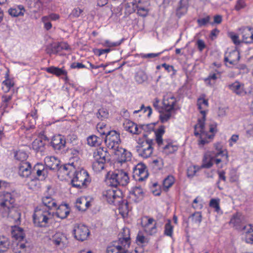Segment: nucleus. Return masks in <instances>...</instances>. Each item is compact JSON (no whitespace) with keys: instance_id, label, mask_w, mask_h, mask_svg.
Wrapping results in <instances>:
<instances>
[{"instance_id":"obj_31","label":"nucleus","mask_w":253,"mask_h":253,"mask_svg":"<svg viewBox=\"0 0 253 253\" xmlns=\"http://www.w3.org/2000/svg\"><path fill=\"white\" fill-rule=\"evenodd\" d=\"M214 156L213 154L211 152L206 153L204 157L203 160V164L202 165V168L209 169L211 168L213 165V162Z\"/></svg>"},{"instance_id":"obj_50","label":"nucleus","mask_w":253,"mask_h":253,"mask_svg":"<svg viewBox=\"0 0 253 253\" xmlns=\"http://www.w3.org/2000/svg\"><path fill=\"white\" fill-rule=\"evenodd\" d=\"M164 152L167 154H171L177 150V147L172 143H168L163 147Z\"/></svg>"},{"instance_id":"obj_42","label":"nucleus","mask_w":253,"mask_h":253,"mask_svg":"<svg viewBox=\"0 0 253 253\" xmlns=\"http://www.w3.org/2000/svg\"><path fill=\"white\" fill-rule=\"evenodd\" d=\"M147 170L146 166L142 163H138L133 168V176H136L140 175L143 171Z\"/></svg>"},{"instance_id":"obj_43","label":"nucleus","mask_w":253,"mask_h":253,"mask_svg":"<svg viewBox=\"0 0 253 253\" xmlns=\"http://www.w3.org/2000/svg\"><path fill=\"white\" fill-rule=\"evenodd\" d=\"M144 0H139L138 1L136 8L137 10V14L142 17H145L148 14V9L141 5V3H143Z\"/></svg>"},{"instance_id":"obj_33","label":"nucleus","mask_w":253,"mask_h":253,"mask_svg":"<svg viewBox=\"0 0 253 253\" xmlns=\"http://www.w3.org/2000/svg\"><path fill=\"white\" fill-rule=\"evenodd\" d=\"M240 59L239 53L235 51H233L229 53L228 57H224V62H229L231 65L236 64Z\"/></svg>"},{"instance_id":"obj_25","label":"nucleus","mask_w":253,"mask_h":253,"mask_svg":"<svg viewBox=\"0 0 253 253\" xmlns=\"http://www.w3.org/2000/svg\"><path fill=\"white\" fill-rule=\"evenodd\" d=\"M45 70L48 73L52 74L56 76L57 77H60L62 75L65 76V80H67V72L63 68H59L54 66H50L48 68H46Z\"/></svg>"},{"instance_id":"obj_24","label":"nucleus","mask_w":253,"mask_h":253,"mask_svg":"<svg viewBox=\"0 0 253 253\" xmlns=\"http://www.w3.org/2000/svg\"><path fill=\"white\" fill-rule=\"evenodd\" d=\"M243 234L246 243L253 244V226L251 224L246 226L244 228Z\"/></svg>"},{"instance_id":"obj_5","label":"nucleus","mask_w":253,"mask_h":253,"mask_svg":"<svg viewBox=\"0 0 253 253\" xmlns=\"http://www.w3.org/2000/svg\"><path fill=\"white\" fill-rule=\"evenodd\" d=\"M90 182L89 175L86 170L82 169L79 171L75 170L73 172V177L71 180L73 187L82 188L87 186Z\"/></svg>"},{"instance_id":"obj_37","label":"nucleus","mask_w":253,"mask_h":253,"mask_svg":"<svg viewBox=\"0 0 253 253\" xmlns=\"http://www.w3.org/2000/svg\"><path fill=\"white\" fill-rule=\"evenodd\" d=\"M44 142L41 138L36 139L32 143V147L37 152H43L44 150Z\"/></svg>"},{"instance_id":"obj_62","label":"nucleus","mask_w":253,"mask_h":253,"mask_svg":"<svg viewBox=\"0 0 253 253\" xmlns=\"http://www.w3.org/2000/svg\"><path fill=\"white\" fill-rule=\"evenodd\" d=\"M12 95H3L1 97L2 105L6 108L8 106V103L12 99Z\"/></svg>"},{"instance_id":"obj_23","label":"nucleus","mask_w":253,"mask_h":253,"mask_svg":"<svg viewBox=\"0 0 253 253\" xmlns=\"http://www.w3.org/2000/svg\"><path fill=\"white\" fill-rule=\"evenodd\" d=\"M42 202L43 206H41L42 208H45L46 210L52 211L53 209L56 208L57 204L55 200L53 199L50 196H45L42 198Z\"/></svg>"},{"instance_id":"obj_47","label":"nucleus","mask_w":253,"mask_h":253,"mask_svg":"<svg viewBox=\"0 0 253 253\" xmlns=\"http://www.w3.org/2000/svg\"><path fill=\"white\" fill-rule=\"evenodd\" d=\"M174 182V178L172 175H169L163 180V186L164 188L168 189Z\"/></svg>"},{"instance_id":"obj_3","label":"nucleus","mask_w":253,"mask_h":253,"mask_svg":"<svg viewBox=\"0 0 253 253\" xmlns=\"http://www.w3.org/2000/svg\"><path fill=\"white\" fill-rule=\"evenodd\" d=\"M24 234L22 228L15 227L12 232L11 249L13 253H27L28 246L24 240Z\"/></svg>"},{"instance_id":"obj_32","label":"nucleus","mask_w":253,"mask_h":253,"mask_svg":"<svg viewBox=\"0 0 253 253\" xmlns=\"http://www.w3.org/2000/svg\"><path fill=\"white\" fill-rule=\"evenodd\" d=\"M215 151L210 152L212 154L215 156V157H219L220 155H222L224 156V158H225L226 160L228 157V152L226 149H223L222 148V146L221 143H215L214 145Z\"/></svg>"},{"instance_id":"obj_12","label":"nucleus","mask_w":253,"mask_h":253,"mask_svg":"<svg viewBox=\"0 0 253 253\" xmlns=\"http://www.w3.org/2000/svg\"><path fill=\"white\" fill-rule=\"evenodd\" d=\"M93 158L95 161L106 163L110 160V154L106 148L99 147L93 152Z\"/></svg>"},{"instance_id":"obj_21","label":"nucleus","mask_w":253,"mask_h":253,"mask_svg":"<svg viewBox=\"0 0 253 253\" xmlns=\"http://www.w3.org/2000/svg\"><path fill=\"white\" fill-rule=\"evenodd\" d=\"M57 170H58L59 173H62L63 176L66 175L70 177L71 175L74 172L75 168L73 164H67L58 167V169Z\"/></svg>"},{"instance_id":"obj_6","label":"nucleus","mask_w":253,"mask_h":253,"mask_svg":"<svg viewBox=\"0 0 253 253\" xmlns=\"http://www.w3.org/2000/svg\"><path fill=\"white\" fill-rule=\"evenodd\" d=\"M145 140L141 141L139 140L138 145L136 146L137 151L139 155L143 158H147L151 156L153 151L152 145L153 140L147 138V135L145 133L143 134Z\"/></svg>"},{"instance_id":"obj_35","label":"nucleus","mask_w":253,"mask_h":253,"mask_svg":"<svg viewBox=\"0 0 253 253\" xmlns=\"http://www.w3.org/2000/svg\"><path fill=\"white\" fill-rule=\"evenodd\" d=\"M208 101L204 98H199L197 101V106L198 109L201 114V117L198 119H203V115H205V118H206V111L204 110L205 107H208Z\"/></svg>"},{"instance_id":"obj_18","label":"nucleus","mask_w":253,"mask_h":253,"mask_svg":"<svg viewBox=\"0 0 253 253\" xmlns=\"http://www.w3.org/2000/svg\"><path fill=\"white\" fill-rule=\"evenodd\" d=\"M44 162L50 170H56L58 169L60 161L53 156L46 157L44 160Z\"/></svg>"},{"instance_id":"obj_36","label":"nucleus","mask_w":253,"mask_h":253,"mask_svg":"<svg viewBox=\"0 0 253 253\" xmlns=\"http://www.w3.org/2000/svg\"><path fill=\"white\" fill-rule=\"evenodd\" d=\"M130 195L133 196L136 198L135 202H137L142 200L144 196V192L143 189L140 187H135L130 192Z\"/></svg>"},{"instance_id":"obj_44","label":"nucleus","mask_w":253,"mask_h":253,"mask_svg":"<svg viewBox=\"0 0 253 253\" xmlns=\"http://www.w3.org/2000/svg\"><path fill=\"white\" fill-rule=\"evenodd\" d=\"M83 9L80 8L79 7L74 8L69 15V18L70 19H73L79 17L81 15L83 14Z\"/></svg>"},{"instance_id":"obj_26","label":"nucleus","mask_w":253,"mask_h":253,"mask_svg":"<svg viewBox=\"0 0 253 253\" xmlns=\"http://www.w3.org/2000/svg\"><path fill=\"white\" fill-rule=\"evenodd\" d=\"M154 220L152 218H148L147 223L144 225V231L148 234L152 235L157 232V226L156 223L154 224H152Z\"/></svg>"},{"instance_id":"obj_4","label":"nucleus","mask_w":253,"mask_h":253,"mask_svg":"<svg viewBox=\"0 0 253 253\" xmlns=\"http://www.w3.org/2000/svg\"><path fill=\"white\" fill-rule=\"evenodd\" d=\"M54 212L52 211L42 208L41 206L38 207L33 215L34 224L39 227H45L48 220L54 216Z\"/></svg>"},{"instance_id":"obj_2","label":"nucleus","mask_w":253,"mask_h":253,"mask_svg":"<svg viewBox=\"0 0 253 253\" xmlns=\"http://www.w3.org/2000/svg\"><path fill=\"white\" fill-rule=\"evenodd\" d=\"M129 181L128 173L123 169H116L107 173L105 182L111 187L116 188L118 186H126Z\"/></svg>"},{"instance_id":"obj_14","label":"nucleus","mask_w":253,"mask_h":253,"mask_svg":"<svg viewBox=\"0 0 253 253\" xmlns=\"http://www.w3.org/2000/svg\"><path fill=\"white\" fill-rule=\"evenodd\" d=\"M33 173H36L37 176L41 180L45 179L49 174V170L46 166L41 163H37L32 169Z\"/></svg>"},{"instance_id":"obj_15","label":"nucleus","mask_w":253,"mask_h":253,"mask_svg":"<svg viewBox=\"0 0 253 253\" xmlns=\"http://www.w3.org/2000/svg\"><path fill=\"white\" fill-rule=\"evenodd\" d=\"M50 144L55 151H60L65 148L66 140L60 134L55 135L52 137Z\"/></svg>"},{"instance_id":"obj_7","label":"nucleus","mask_w":253,"mask_h":253,"mask_svg":"<svg viewBox=\"0 0 253 253\" xmlns=\"http://www.w3.org/2000/svg\"><path fill=\"white\" fill-rule=\"evenodd\" d=\"M103 197L107 202L116 206L122 205L124 203L122 199V193L117 189L109 188L103 193Z\"/></svg>"},{"instance_id":"obj_30","label":"nucleus","mask_w":253,"mask_h":253,"mask_svg":"<svg viewBox=\"0 0 253 253\" xmlns=\"http://www.w3.org/2000/svg\"><path fill=\"white\" fill-rule=\"evenodd\" d=\"M70 213V209L66 204L61 205L57 209L55 214L56 216L61 218H66Z\"/></svg>"},{"instance_id":"obj_59","label":"nucleus","mask_w":253,"mask_h":253,"mask_svg":"<svg viewBox=\"0 0 253 253\" xmlns=\"http://www.w3.org/2000/svg\"><path fill=\"white\" fill-rule=\"evenodd\" d=\"M173 233V226L171 225L170 221L165 224L164 233L166 235L171 237Z\"/></svg>"},{"instance_id":"obj_10","label":"nucleus","mask_w":253,"mask_h":253,"mask_svg":"<svg viewBox=\"0 0 253 253\" xmlns=\"http://www.w3.org/2000/svg\"><path fill=\"white\" fill-rule=\"evenodd\" d=\"M73 232L75 238L80 241L86 240L90 235L88 227L83 224H75Z\"/></svg>"},{"instance_id":"obj_28","label":"nucleus","mask_w":253,"mask_h":253,"mask_svg":"<svg viewBox=\"0 0 253 253\" xmlns=\"http://www.w3.org/2000/svg\"><path fill=\"white\" fill-rule=\"evenodd\" d=\"M25 9L23 5H15L8 9L9 14L13 17L23 16Z\"/></svg>"},{"instance_id":"obj_1","label":"nucleus","mask_w":253,"mask_h":253,"mask_svg":"<svg viewBox=\"0 0 253 253\" xmlns=\"http://www.w3.org/2000/svg\"><path fill=\"white\" fill-rule=\"evenodd\" d=\"M15 200L11 193L8 192H0V207L2 215L13 220L18 224L20 222L21 213L15 207Z\"/></svg>"},{"instance_id":"obj_29","label":"nucleus","mask_w":253,"mask_h":253,"mask_svg":"<svg viewBox=\"0 0 253 253\" xmlns=\"http://www.w3.org/2000/svg\"><path fill=\"white\" fill-rule=\"evenodd\" d=\"M5 80L2 83V89L6 93L8 92L11 87L14 85V82L12 79H10L9 77V71L8 70L5 75Z\"/></svg>"},{"instance_id":"obj_20","label":"nucleus","mask_w":253,"mask_h":253,"mask_svg":"<svg viewBox=\"0 0 253 253\" xmlns=\"http://www.w3.org/2000/svg\"><path fill=\"white\" fill-rule=\"evenodd\" d=\"M124 129L131 133L138 134L141 132L140 127L134 123L128 120H126L123 123Z\"/></svg>"},{"instance_id":"obj_49","label":"nucleus","mask_w":253,"mask_h":253,"mask_svg":"<svg viewBox=\"0 0 253 253\" xmlns=\"http://www.w3.org/2000/svg\"><path fill=\"white\" fill-rule=\"evenodd\" d=\"M164 111V112L161 113V114L160 115V119L161 122L163 123L167 122L171 117L172 113L174 112L173 111Z\"/></svg>"},{"instance_id":"obj_38","label":"nucleus","mask_w":253,"mask_h":253,"mask_svg":"<svg viewBox=\"0 0 253 253\" xmlns=\"http://www.w3.org/2000/svg\"><path fill=\"white\" fill-rule=\"evenodd\" d=\"M11 244L10 239L3 236H0V253L4 252L7 250Z\"/></svg>"},{"instance_id":"obj_17","label":"nucleus","mask_w":253,"mask_h":253,"mask_svg":"<svg viewBox=\"0 0 253 253\" xmlns=\"http://www.w3.org/2000/svg\"><path fill=\"white\" fill-rule=\"evenodd\" d=\"M32 171L31 165L29 162L20 163L18 166V174L22 177H28Z\"/></svg>"},{"instance_id":"obj_11","label":"nucleus","mask_w":253,"mask_h":253,"mask_svg":"<svg viewBox=\"0 0 253 253\" xmlns=\"http://www.w3.org/2000/svg\"><path fill=\"white\" fill-rule=\"evenodd\" d=\"M176 99L173 95L170 94L165 95L163 100V110L174 111L176 110Z\"/></svg>"},{"instance_id":"obj_45","label":"nucleus","mask_w":253,"mask_h":253,"mask_svg":"<svg viewBox=\"0 0 253 253\" xmlns=\"http://www.w3.org/2000/svg\"><path fill=\"white\" fill-rule=\"evenodd\" d=\"M15 158L19 161L20 163L26 162V160L28 157L27 154L23 151H17L14 155Z\"/></svg>"},{"instance_id":"obj_51","label":"nucleus","mask_w":253,"mask_h":253,"mask_svg":"<svg viewBox=\"0 0 253 253\" xmlns=\"http://www.w3.org/2000/svg\"><path fill=\"white\" fill-rule=\"evenodd\" d=\"M69 152L74 157H78L82 153L81 145L72 147L69 149Z\"/></svg>"},{"instance_id":"obj_34","label":"nucleus","mask_w":253,"mask_h":253,"mask_svg":"<svg viewBox=\"0 0 253 253\" xmlns=\"http://www.w3.org/2000/svg\"><path fill=\"white\" fill-rule=\"evenodd\" d=\"M113 243H114L115 245L117 246H120V248H119L121 251H126V250L128 249L130 246V240L119 237L118 240L117 241H114Z\"/></svg>"},{"instance_id":"obj_64","label":"nucleus","mask_w":253,"mask_h":253,"mask_svg":"<svg viewBox=\"0 0 253 253\" xmlns=\"http://www.w3.org/2000/svg\"><path fill=\"white\" fill-rule=\"evenodd\" d=\"M198 168L195 166L188 167L187 174L188 177H193L198 171Z\"/></svg>"},{"instance_id":"obj_54","label":"nucleus","mask_w":253,"mask_h":253,"mask_svg":"<svg viewBox=\"0 0 253 253\" xmlns=\"http://www.w3.org/2000/svg\"><path fill=\"white\" fill-rule=\"evenodd\" d=\"M209 206L213 209H214L215 211L218 212L220 208L219 207V200L218 199H212L211 200L209 204Z\"/></svg>"},{"instance_id":"obj_19","label":"nucleus","mask_w":253,"mask_h":253,"mask_svg":"<svg viewBox=\"0 0 253 253\" xmlns=\"http://www.w3.org/2000/svg\"><path fill=\"white\" fill-rule=\"evenodd\" d=\"M52 241L55 246L59 247L60 248H63L66 246L67 238L61 233L55 234L52 237Z\"/></svg>"},{"instance_id":"obj_39","label":"nucleus","mask_w":253,"mask_h":253,"mask_svg":"<svg viewBox=\"0 0 253 253\" xmlns=\"http://www.w3.org/2000/svg\"><path fill=\"white\" fill-rule=\"evenodd\" d=\"M164 165L163 160L161 158L153 160L150 163V166L155 172L161 169Z\"/></svg>"},{"instance_id":"obj_48","label":"nucleus","mask_w":253,"mask_h":253,"mask_svg":"<svg viewBox=\"0 0 253 253\" xmlns=\"http://www.w3.org/2000/svg\"><path fill=\"white\" fill-rule=\"evenodd\" d=\"M106 162L99 161H95L92 164V168L96 172H99L103 170L105 167Z\"/></svg>"},{"instance_id":"obj_63","label":"nucleus","mask_w":253,"mask_h":253,"mask_svg":"<svg viewBox=\"0 0 253 253\" xmlns=\"http://www.w3.org/2000/svg\"><path fill=\"white\" fill-rule=\"evenodd\" d=\"M140 130H143L145 132H151L153 131L154 127V125L153 124H149L146 125H141L139 126Z\"/></svg>"},{"instance_id":"obj_52","label":"nucleus","mask_w":253,"mask_h":253,"mask_svg":"<svg viewBox=\"0 0 253 253\" xmlns=\"http://www.w3.org/2000/svg\"><path fill=\"white\" fill-rule=\"evenodd\" d=\"M61 51L60 45L58 43L52 44L50 47L47 48V53L49 54H56Z\"/></svg>"},{"instance_id":"obj_22","label":"nucleus","mask_w":253,"mask_h":253,"mask_svg":"<svg viewBox=\"0 0 253 253\" xmlns=\"http://www.w3.org/2000/svg\"><path fill=\"white\" fill-rule=\"evenodd\" d=\"M188 7V0H180L176 9V15L178 18L181 17L187 12Z\"/></svg>"},{"instance_id":"obj_53","label":"nucleus","mask_w":253,"mask_h":253,"mask_svg":"<svg viewBox=\"0 0 253 253\" xmlns=\"http://www.w3.org/2000/svg\"><path fill=\"white\" fill-rule=\"evenodd\" d=\"M135 79L138 83L141 84L146 80L147 76L143 72L140 71L136 74Z\"/></svg>"},{"instance_id":"obj_55","label":"nucleus","mask_w":253,"mask_h":253,"mask_svg":"<svg viewBox=\"0 0 253 253\" xmlns=\"http://www.w3.org/2000/svg\"><path fill=\"white\" fill-rule=\"evenodd\" d=\"M217 79L216 74H210L209 76L205 79V82L209 85H212L214 84V82Z\"/></svg>"},{"instance_id":"obj_60","label":"nucleus","mask_w":253,"mask_h":253,"mask_svg":"<svg viewBox=\"0 0 253 253\" xmlns=\"http://www.w3.org/2000/svg\"><path fill=\"white\" fill-rule=\"evenodd\" d=\"M217 124L216 123H213L210 125V132L211 133V134H208V138L212 139L213 138L215 133L217 132Z\"/></svg>"},{"instance_id":"obj_58","label":"nucleus","mask_w":253,"mask_h":253,"mask_svg":"<svg viewBox=\"0 0 253 253\" xmlns=\"http://www.w3.org/2000/svg\"><path fill=\"white\" fill-rule=\"evenodd\" d=\"M119 237L130 240L129 229L124 227L119 234Z\"/></svg>"},{"instance_id":"obj_13","label":"nucleus","mask_w":253,"mask_h":253,"mask_svg":"<svg viewBox=\"0 0 253 253\" xmlns=\"http://www.w3.org/2000/svg\"><path fill=\"white\" fill-rule=\"evenodd\" d=\"M228 88L236 95L242 96L247 94L244 84L236 81L228 85Z\"/></svg>"},{"instance_id":"obj_61","label":"nucleus","mask_w":253,"mask_h":253,"mask_svg":"<svg viewBox=\"0 0 253 253\" xmlns=\"http://www.w3.org/2000/svg\"><path fill=\"white\" fill-rule=\"evenodd\" d=\"M120 246H117L114 243L109 246L107 249V253H120L121 250L119 248Z\"/></svg>"},{"instance_id":"obj_41","label":"nucleus","mask_w":253,"mask_h":253,"mask_svg":"<svg viewBox=\"0 0 253 253\" xmlns=\"http://www.w3.org/2000/svg\"><path fill=\"white\" fill-rule=\"evenodd\" d=\"M101 139L95 135H90L87 139L88 145L92 147L99 146L101 144Z\"/></svg>"},{"instance_id":"obj_57","label":"nucleus","mask_w":253,"mask_h":253,"mask_svg":"<svg viewBox=\"0 0 253 253\" xmlns=\"http://www.w3.org/2000/svg\"><path fill=\"white\" fill-rule=\"evenodd\" d=\"M202 213L201 212H195L193 213L190 218H191L193 222L196 223L200 224L202 221Z\"/></svg>"},{"instance_id":"obj_16","label":"nucleus","mask_w":253,"mask_h":253,"mask_svg":"<svg viewBox=\"0 0 253 253\" xmlns=\"http://www.w3.org/2000/svg\"><path fill=\"white\" fill-rule=\"evenodd\" d=\"M242 37V41L246 43L253 42V28L246 27L239 29Z\"/></svg>"},{"instance_id":"obj_46","label":"nucleus","mask_w":253,"mask_h":253,"mask_svg":"<svg viewBox=\"0 0 253 253\" xmlns=\"http://www.w3.org/2000/svg\"><path fill=\"white\" fill-rule=\"evenodd\" d=\"M26 1L30 7H34L37 10L40 9L42 6V0H26Z\"/></svg>"},{"instance_id":"obj_56","label":"nucleus","mask_w":253,"mask_h":253,"mask_svg":"<svg viewBox=\"0 0 253 253\" xmlns=\"http://www.w3.org/2000/svg\"><path fill=\"white\" fill-rule=\"evenodd\" d=\"M210 16L208 15L205 17L198 19L197 20V22L198 24L199 27H201L203 26H206L210 22Z\"/></svg>"},{"instance_id":"obj_27","label":"nucleus","mask_w":253,"mask_h":253,"mask_svg":"<svg viewBox=\"0 0 253 253\" xmlns=\"http://www.w3.org/2000/svg\"><path fill=\"white\" fill-rule=\"evenodd\" d=\"M116 155L118 156L119 161L121 163L130 161L132 157L130 152L123 148L119 150Z\"/></svg>"},{"instance_id":"obj_8","label":"nucleus","mask_w":253,"mask_h":253,"mask_svg":"<svg viewBox=\"0 0 253 253\" xmlns=\"http://www.w3.org/2000/svg\"><path fill=\"white\" fill-rule=\"evenodd\" d=\"M205 116L203 115V119H198V123L194 126V135L199 136L200 140L199 144L205 145L209 142L208 140V132L205 130Z\"/></svg>"},{"instance_id":"obj_9","label":"nucleus","mask_w":253,"mask_h":253,"mask_svg":"<svg viewBox=\"0 0 253 253\" xmlns=\"http://www.w3.org/2000/svg\"><path fill=\"white\" fill-rule=\"evenodd\" d=\"M104 141L108 148L115 149L121 143L120 133L115 130L107 131Z\"/></svg>"},{"instance_id":"obj_40","label":"nucleus","mask_w":253,"mask_h":253,"mask_svg":"<svg viewBox=\"0 0 253 253\" xmlns=\"http://www.w3.org/2000/svg\"><path fill=\"white\" fill-rule=\"evenodd\" d=\"M165 133V126H160L155 131L156 141L159 146L163 143L162 136Z\"/></svg>"}]
</instances>
